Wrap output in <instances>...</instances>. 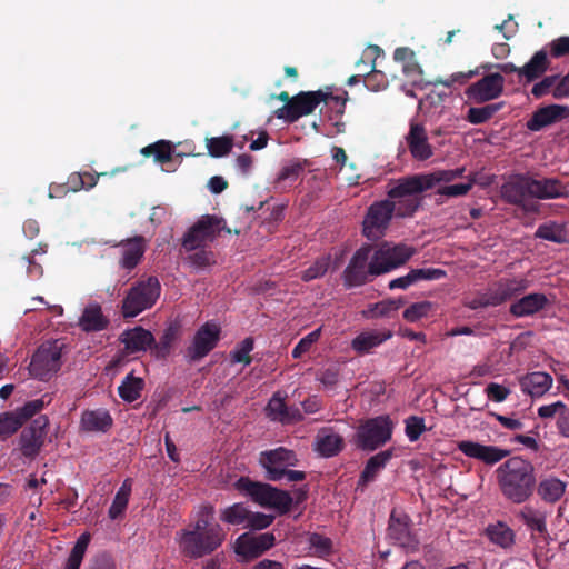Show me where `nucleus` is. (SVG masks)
Returning a JSON list of instances; mask_svg holds the SVG:
<instances>
[{
  "label": "nucleus",
  "instance_id": "1",
  "mask_svg": "<svg viewBox=\"0 0 569 569\" xmlns=\"http://www.w3.org/2000/svg\"><path fill=\"white\" fill-rule=\"evenodd\" d=\"M213 508L202 507L197 520L186 529L177 532L176 540L180 551L191 558H201L218 549L226 538V532L218 523H211Z\"/></svg>",
  "mask_w": 569,
  "mask_h": 569
},
{
  "label": "nucleus",
  "instance_id": "2",
  "mask_svg": "<svg viewBox=\"0 0 569 569\" xmlns=\"http://www.w3.org/2000/svg\"><path fill=\"white\" fill-rule=\"evenodd\" d=\"M496 472L505 498L513 503H522L530 498L536 483L535 468L530 461L512 457L500 465Z\"/></svg>",
  "mask_w": 569,
  "mask_h": 569
},
{
  "label": "nucleus",
  "instance_id": "3",
  "mask_svg": "<svg viewBox=\"0 0 569 569\" xmlns=\"http://www.w3.org/2000/svg\"><path fill=\"white\" fill-rule=\"evenodd\" d=\"M427 191L420 174L401 178L388 191L389 204L392 206L396 217L412 216L420 206V194Z\"/></svg>",
  "mask_w": 569,
  "mask_h": 569
},
{
  "label": "nucleus",
  "instance_id": "4",
  "mask_svg": "<svg viewBox=\"0 0 569 569\" xmlns=\"http://www.w3.org/2000/svg\"><path fill=\"white\" fill-rule=\"evenodd\" d=\"M234 487L261 507L273 509L279 513L288 512L292 503V497L289 492L267 483L251 481L246 477L238 479Z\"/></svg>",
  "mask_w": 569,
  "mask_h": 569
},
{
  "label": "nucleus",
  "instance_id": "5",
  "mask_svg": "<svg viewBox=\"0 0 569 569\" xmlns=\"http://www.w3.org/2000/svg\"><path fill=\"white\" fill-rule=\"evenodd\" d=\"M260 463L267 471V478L272 481L286 479L288 482H297L306 477L302 471L288 469L297 463V457L286 448L262 452Z\"/></svg>",
  "mask_w": 569,
  "mask_h": 569
},
{
  "label": "nucleus",
  "instance_id": "6",
  "mask_svg": "<svg viewBox=\"0 0 569 569\" xmlns=\"http://www.w3.org/2000/svg\"><path fill=\"white\" fill-rule=\"evenodd\" d=\"M416 250L407 244L383 242L375 249L370 257L369 270L371 276L388 273L405 264Z\"/></svg>",
  "mask_w": 569,
  "mask_h": 569
},
{
  "label": "nucleus",
  "instance_id": "7",
  "mask_svg": "<svg viewBox=\"0 0 569 569\" xmlns=\"http://www.w3.org/2000/svg\"><path fill=\"white\" fill-rule=\"evenodd\" d=\"M160 296V283L156 278L140 281L130 289L122 302L124 317H136L151 308Z\"/></svg>",
  "mask_w": 569,
  "mask_h": 569
},
{
  "label": "nucleus",
  "instance_id": "8",
  "mask_svg": "<svg viewBox=\"0 0 569 569\" xmlns=\"http://www.w3.org/2000/svg\"><path fill=\"white\" fill-rule=\"evenodd\" d=\"M530 282L526 278H512L501 280L491 287L487 292L482 293L479 298L467 302L471 309H477L487 306H498L503 301L512 298L513 296L525 291Z\"/></svg>",
  "mask_w": 569,
  "mask_h": 569
},
{
  "label": "nucleus",
  "instance_id": "9",
  "mask_svg": "<svg viewBox=\"0 0 569 569\" xmlns=\"http://www.w3.org/2000/svg\"><path fill=\"white\" fill-rule=\"evenodd\" d=\"M328 100H335L338 102V98L322 91L301 92L293 97L283 107L279 108L276 111V116L279 119L292 122L302 116L311 113L320 102Z\"/></svg>",
  "mask_w": 569,
  "mask_h": 569
},
{
  "label": "nucleus",
  "instance_id": "10",
  "mask_svg": "<svg viewBox=\"0 0 569 569\" xmlns=\"http://www.w3.org/2000/svg\"><path fill=\"white\" fill-rule=\"evenodd\" d=\"M393 425L388 416L367 420L357 432L358 446L365 450H375L390 440Z\"/></svg>",
  "mask_w": 569,
  "mask_h": 569
},
{
  "label": "nucleus",
  "instance_id": "11",
  "mask_svg": "<svg viewBox=\"0 0 569 569\" xmlns=\"http://www.w3.org/2000/svg\"><path fill=\"white\" fill-rule=\"evenodd\" d=\"M61 350L62 345L58 341L41 345L30 362L31 375L41 380L49 379L60 369Z\"/></svg>",
  "mask_w": 569,
  "mask_h": 569
},
{
  "label": "nucleus",
  "instance_id": "12",
  "mask_svg": "<svg viewBox=\"0 0 569 569\" xmlns=\"http://www.w3.org/2000/svg\"><path fill=\"white\" fill-rule=\"evenodd\" d=\"M501 196L509 203L520 206L525 211L535 212L537 203L531 197V177L527 174H515L501 187Z\"/></svg>",
  "mask_w": 569,
  "mask_h": 569
},
{
  "label": "nucleus",
  "instance_id": "13",
  "mask_svg": "<svg viewBox=\"0 0 569 569\" xmlns=\"http://www.w3.org/2000/svg\"><path fill=\"white\" fill-rule=\"evenodd\" d=\"M395 214L389 200H382L370 206L363 220V233L368 239L380 238Z\"/></svg>",
  "mask_w": 569,
  "mask_h": 569
},
{
  "label": "nucleus",
  "instance_id": "14",
  "mask_svg": "<svg viewBox=\"0 0 569 569\" xmlns=\"http://www.w3.org/2000/svg\"><path fill=\"white\" fill-rule=\"evenodd\" d=\"M223 229L222 220L204 216L186 234L183 247L187 250H194L207 241H212Z\"/></svg>",
  "mask_w": 569,
  "mask_h": 569
},
{
  "label": "nucleus",
  "instance_id": "15",
  "mask_svg": "<svg viewBox=\"0 0 569 569\" xmlns=\"http://www.w3.org/2000/svg\"><path fill=\"white\" fill-rule=\"evenodd\" d=\"M274 536L270 532L251 536L243 533L239 536L234 542V552L242 560L248 561L261 556L274 545Z\"/></svg>",
  "mask_w": 569,
  "mask_h": 569
},
{
  "label": "nucleus",
  "instance_id": "16",
  "mask_svg": "<svg viewBox=\"0 0 569 569\" xmlns=\"http://www.w3.org/2000/svg\"><path fill=\"white\" fill-rule=\"evenodd\" d=\"M505 87V78L500 73H490L469 86L467 98L475 103H483L500 97Z\"/></svg>",
  "mask_w": 569,
  "mask_h": 569
},
{
  "label": "nucleus",
  "instance_id": "17",
  "mask_svg": "<svg viewBox=\"0 0 569 569\" xmlns=\"http://www.w3.org/2000/svg\"><path fill=\"white\" fill-rule=\"evenodd\" d=\"M220 338V326L216 322H206L196 332L192 343L187 349L190 360L206 357L217 345Z\"/></svg>",
  "mask_w": 569,
  "mask_h": 569
},
{
  "label": "nucleus",
  "instance_id": "18",
  "mask_svg": "<svg viewBox=\"0 0 569 569\" xmlns=\"http://www.w3.org/2000/svg\"><path fill=\"white\" fill-rule=\"evenodd\" d=\"M48 423V419L41 416L36 418L31 425L22 431L19 446L23 456L33 458L39 453L44 443Z\"/></svg>",
  "mask_w": 569,
  "mask_h": 569
},
{
  "label": "nucleus",
  "instance_id": "19",
  "mask_svg": "<svg viewBox=\"0 0 569 569\" xmlns=\"http://www.w3.org/2000/svg\"><path fill=\"white\" fill-rule=\"evenodd\" d=\"M370 247H362L355 252L343 272V281L347 287H357L366 282L370 274Z\"/></svg>",
  "mask_w": 569,
  "mask_h": 569
},
{
  "label": "nucleus",
  "instance_id": "20",
  "mask_svg": "<svg viewBox=\"0 0 569 569\" xmlns=\"http://www.w3.org/2000/svg\"><path fill=\"white\" fill-rule=\"evenodd\" d=\"M457 448L467 457L493 465L508 456L509 451L496 446H486L471 440H461Z\"/></svg>",
  "mask_w": 569,
  "mask_h": 569
},
{
  "label": "nucleus",
  "instance_id": "21",
  "mask_svg": "<svg viewBox=\"0 0 569 569\" xmlns=\"http://www.w3.org/2000/svg\"><path fill=\"white\" fill-rule=\"evenodd\" d=\"M406 141L411 156L416 160H427L432 157L433 150L428 141L425 128L418 123H411L410 130L406 136Z\"/></svg>",
  "mask_w": 569,
  "mask_h": 569
},
{
  "label": "nucleus",
  "instance_id": "22",
  "mask_svg": "<svg viewBox=\"0 0 569 569\" xmlns=\"http://www.w3.org/2000/svg\"><path fill=\"white\" fill-rule=\"evenodd\" d=\"M567 117H569L568 107L550 104L538 109L530 120H528L527 128L531 131H539L542 128L556 123Z\"/></svg>",
  "mask_w": 569,
  "mask_h": 569
},
{
  "label": "nucleus",
  "instance_id": "23",
  "mask_svg": "<svg viewBox=\"0 0 569 569\" xmlns=\"http://www.w3.org/2000/svg\"><path fill=\"white\" fill-rule=\"evenodd\" d=\"M112 418L104 409L86 410L80 418V430L88 433H104L112 427Z\"/></svg>",
  "mask_w": 569,
  "mask_h": 569
},
{
  "label": "nucleus",
  "instance_id": "24",
  "mask_svg": "<svg viewBox=\"0 0 569 569\" xmlns=\"http://www.w3.org/2000/svg\"><path fill=\"white\" fill-rule=\"evenodd\" d=\"M391 337L392 331L388 329L365 330L352 339L351 347L356 352L363 355L370 352L373 348L379 347Z\"/></svg>",
  "mask_w": 569,
  "mask_h": 569
},
{
  "label": "nucleus",
  "instance_id": "25",
  "mask_svg": "<svg viewBox=\"0 0 569 569\" xmlns=\"http://www.w3.org/2000/svg\"><path fill=\"white\" fill-rule=\"evenodd\" d=\"M567 194V188L558 179L543 178L535 179L531 177V197L532 199H557Z\"/></svg>",
  "mask_w": 569,
  "mask_h": 569
},
{
  "label": "nucleus",
  "instance_id": "26",
  "mask_svg": "<svg viewBox=\"0 0 569 569\" xmlns=\"http://www.w3.org/2000/svg\"><path fill=\"white\" fill-rule=\"evenodd\" d=\"M267 416L282 423L296 422L302 419V415L297 408H287L283 397L277 392L269 400L266 408Z\"/></svg>",
  "mask_w": 569,
  "mask_h": 569
},
{
  "label": "nucleus",
  "instance_id": "27",
  "mask_svg": "<svg viewBox=\"0 0 569 569\" xmlns=\"http://www.w3.org/2000/svg\"><path fill=\"white\" fill-rule=\"evenodd\" d=\"M109 323L98 302L88 303L78 320L79 327L87 332L103 330Z\"/></svg>",
  "mask_w": 569,
  "mask_h": 569
},
{
  "label": "nucleus",
  "instance_id": "28",
  "mask_svg": "<svg viewBox=\"0 0 569 569\" xmlns=\"http://www.w3.org/2000/svg\"><path fill=\"white\" fill-rule=\"evenodd\" d=\"M568 483L555 476L542 478L537 487L538 496L547 503H556L567 491Z\"/></svg>",
  "mask_w": 569,
  "mask_h": 569
},
{
  "label": "nucleus",
  "instance_id": "29",
  "mask_svg": "<svg viewBox=\"0 0 569 569\" xmlns=\"http://www.w3.org/2000/svg\"><path fill=\"white\" fill-rule=\"evenodd\" d=\"M548 303L543 293H530L513 302L510 312L516 317L531 316L542 310Z\"/></svg>",
  "mask_w": 569,
  "mask_h": 569
},
{
  "label": "nucleus",
  "instance_id": "30",
  "mask_svg": "<svg viewBox=\"0 0 569 569\" xmlns=\"http://www.w3.org/2000/svg\"><path fill=\"white\" fill-rule=\"evenodd\" d=\"M153 336L150 331L136 327L121 335V342L129 352H139L147 350L153 342Z\"/></svg>",
  "mask_w": 569,
  "mask_h": 569
},
{
  "label": "nucleus",
  "instance_id": "31",
  "mask_svg": "<svg viewBox=\"0 0 569 569\" xmlns=\"http://www.w3.org/2000/svg\"><path fill=\"white\" fill-rule=\"evenodd\" d=\"M523 392L532 397L543 396L552 386V378L546 372H531L520 379Z\"/></svg>",
  "mask_w": 569,
  "mask_h": 569
},
{
  "label": "nucleus",
  "instance_id": "32",
  "mask_svg": "<svg viewBox=\"0 0 569 569\" xmlns=\"http://www.w3.org/2000/svg\"><path fill=\"white\" fill-rule=\"evenodd\" d=\"M403 303V299H385L377 303L369 305L361 311V316L366 319L390 318Z\"/></svg>",
  "mask_w": 569,
  "mask_h": 569
},
{
  "label": "nucleus",
  "instance_id": "33",
  "mask_svg": "<svg viewBox=\"0 0 569 569\" xmlns=\"http://www.w3.org/2000/svg\"><path fill=\"white\" fill-rule=\"evenodd\" d=\"M144 252V241L141 237L128 240L122 244V260L123 268L131 269L138 264Z\"/></svg>",
  "mask_w": 569,
  "mask_h": 569
},
{
  "label": "nucleus",
  "instance_id": "34",
  "mask_svg": "<svg viewBox=\"0 0 569 569\" xmlns=\"http://www.w3.org/2000/svg\"><path fill=\"white\" fill-rule=\"evenodd\" d=\"M342 448V438L327 430L320 431L317 436L316 450L323 457H332Z\"/></svg>",
  "mask_w": 569,
  "mask_h": 569
},
{
  "label": "nucleus",
  "instance_id": "35",
  "mask_svg": "<svg viewBox=\"0 0 569 569\" xmlns=\"http://www.w3.org/2000/svg\"><path fill=\"white\" fill-rule=\"evenodd\" d=\"M548 64L547 53L545 51H538L519 69V77H525L528 81H532L548 69Z\"/></svg>",
  "mask_w": 569,
  "mask_h": 569
},
{
  "label": "nucleus",
  "instance_id": "36",
  "mask_svg": "<svg viewBox=\"0 0 569 569\" xmlns=\"http://www.w3.org/2000/svg\"><path fill=\"white\" fill-rule=\"evenodd\" d=\"M465 172V168H457L452 170H438L430 173L420 174L421 180L427 190L435 188L436 186L443 182H451L455 179L461 177Z\"/></svg>",
  "mask_w": 569,
  "mask_h": 569
},
{
  "label": "nucleus",
  "instance_id": "37",
  "mask_svg": "<svg viewBox=\"0 0 569 569\" xmlns=\"http://www.w3.org/2000/svg\"><path fill=\"white\" fill-rule=\"evenodd\" d=\"M389 536L395 539L400 546L406 548H415L417 541L412 537L410 529L406 521L391 518L389 525Z\"/></svg>",
  "mask_w": 569,
  "mask_h": 569
},
{
  "label": "nucleus",
  "instance_id": "38",
  "mask_svg": "<svg viewBox=\"0 0 569 569\" xmlns=\"http://www.w3.org/2000/svg\"><path fill=\"white\" fill-rule=\"evenodd\" d=\"M536 237L556 243H562L567 241V231L562 224L549 221L538 227Z\"/></svg>",
  "mask_w": 569,
  "mask_h": 569
},
{
  "label": "nucleus",
  "instance_id": "39",
  "mask_svg": "<svg viewBox=\"0 0 569 569\" xmlns=\"http://www.w3.org/2000/svg\"><path fill=\"white\" fill-rule=\"evenodd\" d=\"M309 555L318 558H326L333 551V543L330 538L319 533L308 536Z\"/></svg>",
  "mask_w": 569,
  "mask_h": 569
},
{
  "label": "nucleus",
  "instance_id": "40",
  "mask_svg": "<svg viewBox=\"0 0 569 569\" xmlns=\"http://www.w3.org/2000/svg\"><path fill=\"white\" fill-rule=\"evenodd\" d=\"M392 452L390 450L381 451L376 456L371 457L366 465L365 470L361 475V480L363 482L371 481L376 475L386 466V463L390 460Z\"/></svg>",
  "mask_w": 569,
  "mask_h": 569
},
{
  "label": "nucleus",
  "instance_id": "41",
  "mask_svg": "<svg viewBox=\"0 0 569 569\" xmlns=\"http://www.w3.org/2000/svg\"><path fill=\"white\" fill-rule=\"evenodd\" d=\"M90 535L88 532L82 533L76 545L73 546L64 569H79L82 562L83 556L90 542Z\"/></svg>",
  "mask_w": 569,
  "mask_h": 569
},
{
  "label": "nucleus",
  "instance_id": "42",
  "mask_svg": "<svg viewBox=\"0 0 569 569\" xmlns=\"http://www.w3.org/2000/svg\"><path fill=\"white\" fill-rule=\"evenodd\" d=\"M131 493V481L124 480L122 486L119 488L113 502L109 509V516L111 519H117L128 506L129 497Z\"/></svg>",
  "mask_w": 569,
  "mask_h": 569
},
{
  "label": "nucleus",
  "instance_id": "43",
  "mask_svg": "<svg viewBox=\"0 0 569 569\" xmlns=\"http://www.w3.org/2000/svg\"><path fill=\"white\" fill-rule=\"evenodd\" d=\"M433 311V303L427 300L411 303L402 313V317L408 322H417L420 319L427 318Z\"/></svg>",
  "mask_w": 569,
  "mask_h": 569
},
{
  "label": "nucleus",
  "instance_id": "44",
  "mask_svg": "<svg viewBox=\"0 0 569 569\" xmlns=\"http://www.w3.org/2000/svg\"><path fill=\"white\" fill-rule=\"evenodd\" d=\"M142 387L143 381L140 378L127 376L119 386V395L123 400L132 402L139 398Z\"/></svg>",
  "mask_w": 569,
  "mask_h": 569
},
{
  "label": "nucleus",
  "instance_id": "45",
  "mask_svg": "<svg viewBox=\"0 0 569 569\" xmlns=\"http://www.w3.org/2000/svg\"><path fill=\"white\" fill-rule=\"evenodd\" d=\"M249 510L241 503H234L221 510L220 519L230 525L247 523Z\"/></svg>",
  "mask_w": 569,
  "mask_h": 569
},
{
  "label": "nucleus",
  "instance_id": "46",
  "mask_svg": "<svg viewBox=\"0 0 569 569\" xmlns=\"http://www.w3.org/2000/svg\"><path fill=\"white\" fill-rule=\"evenodd\" d=\"M490 540L502 548H508L513 543L512 530L503 523L491 526L488 529Z\"/></svg>",
  "mask_w": 569,
  "mask_h": 569
},
{
  "label": "nucleus",
  "instance_id": "47",
  "mask_svg": "<svg viewBox=\"0 0 569 569\" xmlns=\"http://www.w3.org/2000/svg\"><path fill=\"white\" fill-rule=\"evenodd\" d=\"M233 146V139L229 136L207 139V148L210 156L214 158L227 156Z\"/></svg>",
  "mask_w": 569,
  "mask_h": 569
},
{
  "label": "nucleus",
  "instance_id": "48",
  "mask_svg": "<svg viewBox=\"0 0 569 569\" xmlns=\"http://www.w3.org/2000/svg\"><path fill=\"white\" fill-rule=\"evenodd\" d=\"M172 152L171 143L164 140L158 141L142 149L143 154H152L156 161L160 163L171 160Z\"/></svg>",
  "mask_w": 569,
  "mask_h": 569
},
{
  "label": "nucleus",
  "instance_id": "49",
  "mask_svg": "<svg viewBox=\"0 0 569 569\" xmlns=\"http://www.w3.org/2000/svg\"><path fill=\"white\" fill-rule=\"evenodd\" d=\"M500 109L499 104H489L485 107H475L468 110L466 119L473 124H480L488 121Z\"/></svg>",
  "mask_w": 569,
  "mask_h": 569
},
{
  "label": "nucleus",
  "instance_id": "50",
  "mask_svg": "<svg viewBox=\"0 0 569 569\" xmlns=\"http://www.w3.org/2000/svg\"><path fill=\"white\" fill-rule=\"evenodd\" d=\"M21 426V419L13 411L0 413V439L12 436Z\"/></svg>",
  "mask_w": 569,
  "mask_h": 569
},
{
  "label": "nucleus",
  "instance_id": "51",
  "mask_svg": "<svg viewBox=\"0 0 569 569\" xmlns=\"http://www.w3.org/2000/svg\"><path fill=\"white\" fill-rule=\"evenodd\" d=\"M330 266V257L323 256L317 259L309 268L301 272V279L303 281H311L313 279L322 277Z\"/></svg>",
  "mask_w": 569,
  "mask_h": 569
},
{
  "label": "nucleus",
  "instance_id": "52",
  "mask_svg": "<svg viewBox=\"0 0 569 569\" xmlns=\"http://www.w3.org/2000/svg\"><path fill=\"white\" fill-rule=\"evenodd\" d=\"M478 182L477 174H471L468 177V182L451 184V186H442L438 189L437 193L446 197H460L467 194L472 186Z\"/></svg>",
  "mask_w": 569,
  "mask_h": 569
},
{
  "label": "nucleus",
  "instance_id": "53",
  "mask_svg": "<svg viewBox=\"0 0 569 569\" xmlns=\"http://www.w3.org/2000/svg\"><path fill=\"white\" fill-rule=\"evenodd\" d=\"M521 518L532 529L539 532L546 530L545 517L531 507H525L520 512Z\"/></svg>",
  "mask_w": 569,
  "mask_h": 569
},
{
  "label": "nucleus",
  "instance_id": "54",
  "mask_svg": "<svg viewBox=\"0 0 569 569\" xmlns=\"http://www.w3.org/2000/svg\"><path fill=\"white\" fill-rule=\"evenodd\" d=\"M321 329L318 328L307 336H305L293 348L292 357L295 359L301 358L305 353L309 352L311 347L320 339Z\"/></svg>",
  "mask_w": 569,
  "mask_h": 569
},
{
  "label": "nucleus",
  "instance_id": "55",
  "mask_svg": "<svg viewBox=\"0 0 569 569\" xmlns=\"http://www.w3.org/2000/svg\"><path fill=\"white\" fill-rule=\"evenodd\" d=\"M253 349V341L250 338L244 339L241 341L240 345L236 347V349L231 352V359L236 363H244L249 365L250 359V352Z\"/></svg>",
  "mask_w": 569,
  "mask_h": 569
},
{
  "label": "nucleus",
  "instance_id": "56",
  "mask_svg": "<svg viewBox=\"0 0 569 569\" xmlns=\"http://www.w3.org/2000/svg\"><path fill=\"white\" fill-rule=\"evenodd\" d=\"M425 429L423 418L411 416L406 419V436L410 441L418 440Z\"/></svg>",
  "mask_w": 569,
  "mask_h": 569
},
{
  "label": "nucleus",
  "instance_id": "57",
  "mask_svg": "<svg viewBox=\"0 0 569 569\" xmlns=\"http://www.w3.org/2000/svg\"><path fill=\"white\" fill-rule=\"evenodd\" d=\"M410 272L415 283L422 280H438L446 276V271L438 268L412 269Z\"/></svg>",
  "mask_w": 569,
  "mask_h": 569
},
{
  "label": "nucleus",
  "instance_id": "58",
  "mask_svg": "<svg viewBox=\"0 0 569 569\" xmlns=\"http://www.w3.org/2000/svg\"><path fill=\"white\" fill-rule=\"evenodd\" d=\"M559 81L558 76H549L545 77L540 82L536 83L532 87L531 93L536 98L543 97L545 94L553 91L556 89L557 82Z\"/></svg>",
  "mask_w": 569,
  "mask_h": 569
},
{
  "label": "nucleus",
  "instance_id": "59",
  "mask_svg": "<svg viewBox=\"0 0 569 569\" xmlns=\"http://www.w3.org/2000/svg\"><path fill=\"white\" fill-rule=\"evenodd\" d=\"M272 521L273 516L249 511V517L247 518L246 527L260 530L269 527L272 523Z\"/></svg>",
  "mask_w": 569,
  "mask_h": 569
},
{
  "label": "nucleus",
  "instance_id": "60",
  "mask_svg": "<svg viewBox=\"0 0 569 569\" xmlns=\"http://www.w3.org/2000/svg\"><path fill=\"white\" fill-rule=\"evenodd\" d=\"M42 406L43 402L41 400H33L13 412L19 416L21 419V425H23L29 418L39 412L42 409Z\"/></svg>",
  "mask_w": 569,
  "mask_h": 569
},
{
  "label": "nucleus",
  "instance_id": "61",
  "mask_svg": "<svg viewBox=\"0 0 569 569\" xmlns=\"http://www.w3.org/2000/svg\"><path fill=\"white\" fill-rule=\"evenodd\" d=\"M98 177L90 173L73 174L70 177V182L73 184L72 190L77 191L81 188H92L97 184Z\"/></svg>",
  "mask_w": 569,
  "mask_h": 569
},
{
  "label": "nucleus",
  "instance_id": "62",
  "mask_svg": "<svg viewBox=\"0 0 569 569\" xmlns=\"http://www.w3.org/2000/svg\"><path fill=\"white\" fill-rule=\"evenodd\" d=\"M566 408L567 406L562 401L545 405L538 408V416L542 419L558 418Z\"/></svg>",
  "mask_w": 569,
  "mask_h": 569
},
{
  "label": "nucleus",
  "instance_id": "63",
  "mask_svg": "<svg viewBox=\"0 0 569 569\" xmlns=\"http://www.w3.org/2000/svg\"><path fill=\"white\" fill-rule=\"evenodd\" d=\"M486 392L490 399L496 402H502L507 399L510 390L499 383L491 382L488 385Z\"/></svg>",
  "mask_w": 569,
  "mask_h": 569
},
{
  "label": "nucleus",
  "instance_id": "64",
  "mask_svg": "<svg viewBox=\"0 0 569 569\" xmlns=\"http://www.w3.org/2000/svg\"><path fill=\"white\" fill-rule=\"evenodd\" d=\"M550 52L553 57H562L569 53V38L562 37L550 43Z\"/></svg>",
  "mask_w": 569,
  "mask_h": 569
}]
</instances>
